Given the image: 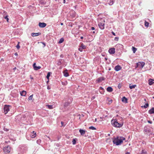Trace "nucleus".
Here are the masks:
<instances>
[{
	"label": "nucleus",
	"instance_id": "22",
	"mask_svg": "<svg viewBox=\"0 0 154 154\" xmlns=\"http://www.w3.org/2000/svg\"><path fill=\"white\" fill-rule=\"evenodd\" d=\"M115 1V0H110L109 2V4L110 5H112Z\"/></svg>",
	"mask_w": 154,
	"mask_h": 154
},
{
	"label": "nucleus",
	"instance_id": "37",
	"mask_svg": "<svg viewBox=\"0 0 154 154\" xmlns=\"http://www.w3.org/2000/svg\"><path fill=\"white\" fill-rule=\"evenodd\" d=\"M19 42L18 43V44H19ZM16 47L17 49H19L20 48V46H19V44H17L16 46Z\"/></svg>",
	"mask_w": 154,
	"mask_h": 154
},
{
	"label": "nucleus",
	"instance_id": "14",
	"mask_svg": "<svg viewBox=\"0 0 154 154\" xmlns=\"http://www.w3.org/2000/svg\"><path fill=\"white\" fill-rule=\"evenodd\" d=\"M149 113L150 114L154 113V108L152 107L149 111Z\"/></svg>",
	"mask_w": 154,
	"mask_h": 154
},
{
	"label": "nucleus",
	"instance_id": "30",
	"mask_svg": "<svg viewBox=\"0 0 154 154\" xmlns=\"http://www.w3.org/2000/svg\"><path fill=\"white\" fill-rule=\"evenodd\" d=\"M83 49H85L86 48V46L83 45V44H81V45L80 46Z\"/></svg>",
	"mask_w": 154,
	"mask_h": 154
},
{
	"label": "nucleus",
	"instance_id": "57",
	"mask_svg": "<svg viewBox=\"0 0 154 154\" xmlns=\"http://www.w3.org/2000/svg\"><path fill=\"white\" fill-rule=\"evenodd\" d=\"M60 24L61 25H63V23H61Z\"/></svg>",
	"mask_w": 154,
	"mask_h": 154
},
{
	"label": "nucleus",
	"instance_id": "15",
	"mask_svg": "<svg viewBox=\"0 0 154 154\" xmlns=\"http://www.w3.org/2000/svg\"><path fill=\"white\" fill-rule=\"evenodd\" d=\"M40 33H32V36H38L39 35H40Z\"/></svg>",
	"mask_w": 154,
	"mask_h": 154
},
{
	"label": "nucleus",
	"instance_id": "2",
	"mask_svg": "<svg viewBox=\"0 0 154 154\" xmlns=\"http://www.w3.org/2000/svg\"><path fill=\"white\" fill-rule=\"evenodd\" d=\"M125 138L123 137H117L115 138L113 141L114 144L116 145H119L123 142V140H125Z\"/></svg>",
	"mask_w": 154,
	"mask_h": 154
},
{
	"label": "nucleus",
	"instance_id": "12",
	"mask_svg": "<svg viewBox=\"0 0 154 154\" xmlns=\"http://www.w3.org/2000/svg\"><path fill=\"white\" fill-rule=\"evenodd\" d=\"M149 85H152L154 83V80L152 79H150L149 80Z\"/></svg>",
	"mask_w": 154,
	"mask_h": 154
},
{
	"label": "nucleus",
	"instance_id": "32",
	"mask_svg": "<svg viewBox=\"0 0 154 154\" xmlns=\"http://www.w3.org/2000/svg\"><path fill=\"white\" fill-rule=\"evenodd\" d=\"M149 23H148V22L145 21V26L148 27V26H149Z\"/></svg>",
	"mask_w": 154,
	"mask_h": 154
},
{
	"label": "nucleus",
	"instance_id": "13",
	"mask_svg": "<svg viewBox=\"0 0 154 154\" xmlns=\"http://www.w3.org/2000/svg\"><path fill=\"white\" fill-rule=\"evenodd\" d=\"M26 91H23L22 92H20V94L21 96H26Z\"/></svg>",
	"mask_w": 154,
	"mask_h": 154
},
{
	"label": "nucleus",
	"instance_id": "21",
	"mask_svg": "<svg viewBox=\"0 0 154 154\" xmlns=\"http://www.w3.org/2000/svg\"><path fill=\"white\" fill-rule=\"evenodd\" d=\"M104 80V79L103 78L101 77L97 79V81L99 82H101L102 80Z\"/></svg>",
	"mask_w": 154,
	"mask_h": 154
},
{
	"label": "nucleus",
	"instance_id": "33",
	"mask_svg": "<svg viewBox=\"0 0 154 154\" xmlns=\"http://www.w3.org/2000/svg\"><path fill=\"white\" fill-rule=\"evenodd\" d=\"M89 128L90 129H91V130H93L96 129V128L93 126H91L89 127Z\"/></svg>",
	"mask_w": 154,
	"mask_h": 154
},
{
	"label": "nucleus",
	"instance_id": "46",
	"mask_svg": "<svg viewBox=\"0 0 154 154\" xmlns=\"http://www.w3.org/2000/svg\"><path fill=\"white\" fill-rule=\"evenodd\" d=\"M145 153V152H144V151L143 150H142V154H144Z\"/></svg>",
	"mask_w": 154,
	"mask_h": 154
},
{
	"label": "nucleus",
	"instance_id": "28",
	"mask_svg": "<svg viewBox=\"0 0 154 154\" xmlns=\"http://www.w3.org/2000/svg\"><path fill=\"white\" fill-rule=\"evenodd\" d=\"M69 103L68 102H66L64 104V107H66L69 105Z\"/></svg>",
	"mask_w": 154,
	"mask_h": 154
},
{
	"label": "nucleus",
	"instance_id": "24",
	"mask_svg": "<svg viewBox=\"0 0 154 154\" xmlns=\"http://www.w3.org/2000/svg\"><path fill=\"white\" fill-rule=\"evenodd\" d=\"M132 50L134 53H135L137 50V49L134 47H132Z\"/></svg>",
	"mask_w": 154,
	"mask_h": 154
},
{
	"label": "nucleus",
	"instance_id": "39",
	"mask_svg": "<svg viewBox=\"0 0 154 154\" xmlns=\"http://www.w3.org/2000/svg\"><path fill=\"white\" fill-rule=\"evenodd\" d=\"M82 49H83L81 47L79 49V50L81 52H82Z\"/></svg>",
	"mask_w": 154,
	"mask_h": 154
},
{
	"label": "nucleus",
	"instance_id": "19",
	"mask_svg": "<svg viewBox=\"0 0 154 154\" xmlns=\"http://www.w3.org/2000/svg\"><path fill=\"white\" fill-rule=\"evenodd\" d=\"M79 131L82 135H84L85 132V130L82 129H80Z\"/></svg>",
	"mask_w": 154,
	"mask_h": 154
},
{
	"label": "nucleus",
	"instance_id": "40",
	"mask_svg": "<svg viewBox=\"0 0 154 154\" xmlns=\"http://www.w3.org/2000/svg\"><path fill=\"white\" fill-rule=\"evenodd\" d=\"M62 84L63 85H66L67 84V83L66 82H62Z\"/></svg>",
	"mask_w": 154,
	"mask_h": 154
},
{
	"label": "nucleus",
	"instance_id": "16",
	"mask_svg": "<svg viewBox=\"0 0 154 154\" xmlns=\"http://www.w3.org/2000/svg\"><path fill=\"white\" fill-rule=\"evenodd\" d=\"M64 75L65 77H68L69 76V74L67 72V70H66L63 72Z\"/></svg>",
	"mask_w": 154,
	"mask_h": 154
},
{
	"label": "nucleus",
	"instance_id": "63",
	"mask_svg": "<svg viewBox=\"0 0 154 154\" xmlns=\"http://www.w3.org/2000/svg\"><path fill=\"white\" fill-rule=\"evenodd\" d=\"M105 20H103V22H104H104H105Z\"/></svg>",
	"mask_w": 154,
	"mask_h": 154
},
{
	"label": "nucleus",
	"instance_id": "6",
	"mask_svg": "<svg viewBox=\"0 0 154 154\" xmlns=\"http://www.w3.org/2000/svg\"><path fill=\"white\" fill-rule=\"evenodd\" d=\"M39 26L41 28H44L46 26V24L44 23H39L38 24Z\"/></svg>",
	"mask_w": 154,
	"mask_h": 154
},
{
	"label": "nucleus",
	"instance_id": "53",
	"mask_svg": "<svg viewBox=\"0 0 154 154\" xmlns=\"http://www.w3.org/2000/svg\"><path fill=\"white\" fill-rule=\"evenodd\" d=\"M125 154H130V153L128 152H127L125 153Z\"/></svg>",
	"mask_w": 154,
	"mask_h": 154
},
{
	"label": "nucleus",
	"instance_id": "23",
	"mask_svg": "<svg viewBox=\"0 0 154 154\" xmlns=\"http://www.w3.org/2000/svg\"><path fill=\"white\" fill-rule=\"evenodd\" d=\"M136 85H130L129 86V88L131 89H132L133 88H135V87H136Z\"/></svg>",
	"mask_w": 154,
	"mask_h": 154
},
{
	"label": "nucleus",
	"instance_id": "51",
	"mask_svg": "<svg viewBox=\"0 0 154 154\" xmlns=\"http://www.w3.org/2000/svg\"><path fill=\"white\" fill-rule=\"evenodd\" d=\"M95 98V97H93L92 98H91V99L92 100H93Z\"/></svg>",
	"mask_w": 154,
	"mask_h": 154
},
{
	"label": "nucleus",
	"instance_id": "61",
	"mask_svg": "<svg viewBox=\"0 0 154 154\" xmlns=\"http://www.w3.org/2000/svg\"><path fill=\"white\" fill-rule=\"evenodd\" d=\"M97 121V119H95V122H96Z\"/></svg>",
	"mask_w": 154,
	"mask_h": 154
},
{
	"label": "nucleus",
	"instance_id": "62",
	"mask_svg": "<svg viewBox=\"0 0 154 154\" xmlns=\"http://www.w3.org/2000/svg\"><path fill=\"white\" fill-rule=\"evenodd\" d=\"M93 33H95V32H94V31H93Z\"/></svg>",
	"mask_w": 154,
	"mask_h": 154
},
{
	"label": "nucleus",
	"instance_id": "25",
	"mask_svg": "<svg viewBox=\"0 0 154 154\" xmlns=\"http://www.w3.org/2000/svg\"><path fill=\"white\" fill-rule=\"evenodd\" d=\"M149 106V104L148 103L145 104V105L144 106H141V107L144 108H147Z\"/></svg>",
	"mask_w": 154,
	"mask_h": 154
},
{
	"label": "nucleus",
	"instance_id": "54",
	"mask_svg": "<svg viewBox=\"0 0 154 154\" xmlns=\"http://www.w3.org/2000/svg\"><path fill=\"white\" fill-rule=\"evenodd\" d=\"M63 122H61V124H62V126L63 125Z\"/></svg>",
	"mask_w": 154,
	"mask_h": 154
},
{
	"label": "nucleus",
	"instance_id": "29",
	"mask_svg": "<svg viewBox=\"0 0 154 154\" xmlns=\"http://www.w3.org/2000/svg\"><path fill=\"white\" fill-rule=\"evenodd\" d=\"M76 139H74L72 141V144L75 145L76 144Z\"/></svg>",
	"mask_w": 154,
	"mask_h": 154
},
{
	"label": "nucleus",
	"instance_id": "17",
	"mask_svg": "<svg viewBox=\"0 0 154 154\" xmlns=\"http://www.w3.org/2000/svg\"><path fill=\"white\" fill-rule=\"evenodd\" d=\"M122 101L123 102L127 103V99L124 97L122 98Z\"/></svg>",
	"mask_w": 154,
	"mask_h": 154
},
{
	"label": "nucleus",
	"instance_id": "9",
	"mask_svg": "<svg viewBox=\"0 0 154 154\" xmlns=\"http://www.w3.org/2000/svg\"><path fill=\"white\" fill-rule=\"evenodd\" d=\"M33 66L34 70H37L38 69H40L41 68V67L39 66H35V63H34L33 64Z\"/></svg>",
	"mask_w": 154,
	"mask_h": 154
},
{
	"label": "nucleus",
	"instance_id": "35",
	"mask_svg": "<svg viewBox=\"0 0 154 154\" xmlns=\"http://www.w3.org/2000/svg\"><path fill=\"white\" fill-rule=\"evenodd\" d=\"M32 97H33V95H32L30 96L29 97L28 99L29 100H32Z\"/></svg>",
	"mask_w": 154,
	"mask_h": 154
},
{
	"label": "nucleus",
	"instance_id": "47",
	"mask_svg": "<svg viewBox=\"0 0 154 154\" xmlns=\"http://www.w3.org/2000/svg\"><path fill=\"white\" fill-rule=\"evenodd\" d=\"M137 67H139V66H138L137 63L136 64V68H137Z\"/></svg>",
	"mask_w": 154,
	"mask_h": 154
},
{
	"label": "nucleus",
	"instance_id": "44",
	"mask_svg": "<svg viewBox=\"0 0 154 154\" xmlns=\"http://www.w3.org/2000/svg\"><path fill=\"white\" fill-rule=\"evenodd\" d=\"M95 28L94 27H91V29L92 30H94Z\"/></svg>",
	"mask_w": 154,
	"mask_h": 154
},
{
	"label": "nucleus",
	"instance_id": "55",
	"mask_svg": "<svg viewBox=\"0 0 154 154\" xmlns=\"http://www.w3.org/2000/svg\"><path fill=\"white\" fill-rule=\"evenodd\" d=\"M16 69V67H15V68H13V70H14H14H15V69Z\"/></svg>",
	"mask_w": 154,
	"mask_h": 154
},
{
	"label": "nucleus",
	"instance_id": "3",
	"mask_svg": "<svg viewBox=\"0 0 154 154\" xmlns=\"http://www.w3.org/2000/svg\"><path fill=\"white\" fill-rule=\"evenodd\" d=\"M3 150L5 152L9 153L11 151V148L10 146H8L7 147H5L4 148Z\"/></svg>",
	"mask_w": 154,
	"mask_h": 154
},
{
	"label": "nucleus",
	"instance_id": "34",
	"mask_svg": "<svg viewBox=\"0 0 154 154\" xmlns=\"http://www.w3.org/2000/svg\"><path fill=\"white\" fill-rule=\"evenodd\" d=\"M144 131L146 133H148V130H147V127H145L144 128Z\"/></svg>",
	"mask_w": 154,
	"mask_h": 154
},
{
	"label": "nucleus",
	"instance_id": "41",
	"mask_svg": "<svg viewBox=\"0 0 154 154\" xmlns=\"http://www.w3.org/2000/svg\"><path fill=\"white\" fill-rule=\"evenodd\" d=\"M112 100H109V101L108 103L109 104L111 103H112Z\"/></svg>",
	"mask_w": 154,
	"mask_h": 154
},
{
	"label": "nucleus",
	"instance_id": "10",
	"mask_svg": "<svg viewBox=\"0 0 154 154\" xmlns=\"http://www.w3.org/2000/svg\"><path fill=\"white\" fill-rule=\"evenodd\" d=\"M122 68L120 66L117 65L115 66V69L116 71H118L121 69Z\"/></svg>",
	"mask_w": 154,
	"mask_h": 154
},
{
	"label": "nucleus",
	"instance_id": "59",
	"mask_svg": "<svg viewBox=\"0 0 154 154\" xmlns=\"http://www.w3.org/2000/svg\"><path fill=\"white\" fill-rule=\"evenodd\" d=\"M63 2H64V3H65V1H64V0H63Z\"/></svg>",
	"mask_w": 154,
	"mask_h": 154
},
{
	"label": "nucleus",
	"instance_id": "64",
	"mask_svg": "<svg viewBox=\"0 0 154 154\" xmlns=\"http://www.w3.org/2000/svg\"><path fill=\"white\" fill-rule=\"evenodd\" d=\"M64 1H65V0H64Z\"/></svg>",
	"mask_w": 154,
	"mask_h": 154
},
{
	"label": "nucleus",
	"instance_id": "52",
	"mask_svg": "<svg viewBox=\"0 0 154 154\" xmlns=\"http://www.w3.org/2000/svg\"><path fill=\"white\" fill-rule=\"evenodd\" d=\"M47 89L49 90V89H50V87L49 86H48L47 87Z\"/></svg>",
	"mask_w": 154,
	"mask_h": 154
},
{
	"label": "nucleus",
	"instance_id": "50",
	"mask_svg": "<svg viewBox=\"0 0 154 154\" xmlns=\"http://www.w3.org/2000/svg\"><path fill=\"white\" fill-rule=\"evenodd\" d=\"M42 44H43V45L44 46V47L45 46V44L43 42Z\"/></svg>",
	"mask_w": 154,
	"mask_h": 154
},
{
	"label": "nucleus",
	"instance_id": "20",
	"mask_svg": "<svg viewBox=\"0 0 154 154\" xmlns=\"http://www.w3.org/2000/svg\"><path fill=\"white\" fill-rule=\"evenodd\" d=\"M123 46L122 45L120 44H118L116 45V47H117V48H119L120 49L122 48Z\"/></svg>",
	"mask_w": 154,
	"mask_h": 154
},
{
	"label": "nucleus",
	"instance_id": "1",
	"mask_svg": "<svg viewBox=\"0 0 154 154\" xmlns=\"http://www.w3.org/2000/svg\"><path fill=\"white\" fill-rule=\"evenodd\" d=\"M112 125L114 127L116 128H120L123 124V122L122 121L119 122L116 119H112L111 121Z\"/></svg>",
	"mask_w": 154,
	"mask_h": 154
},
{
	"label": "nucleus",
	"instance_id": "27",
	"mask_svg": "<svg viewBox=\"0 0 154 154\" xmlns=\"http://www.w3.org/2000/svg\"><path fill=\"white\" fill-rule=\"evenodd\" d=\"M64 41V39L63 38H62L60 39V41L59 42V43H62Z\"/></svg>",
	"mask_w": 154,
	"mask_h": 154
},
{
	"label": "nucleus",
	"instance_id": "26",
	"mask_svg": "<svg viewBox=\"0 0 154 154\" xmlns=\"http://www.w3.org/2000/svg\"><path fill=\"white\" fill-rule=\"evenodd\" d=\"M51 73V72H48L47 74V75L46 76V78L48 79H49V77L50 76Z\"/></svg>",
	"mask_w": 154,
	"mask_h": 154
},
{
	"label": "nucleus",
	"instance_id": "49",
	"mask_svg": "<svg viewBox=\"0 0 154 154\" xmlns=\"http://www.w3.org/2000/svg\"><path fill=\"white\" fill-rule=\"evenodd\" d=\"M14 55L16 56H17L18 55V54L17 53H16L14 54Z\"/></svg>",
	"mask_w": 154,
	"mask_h": 154
},
{
	"label": "nucleus",
	"instance_id": "58",
	"mask_svg": "<svg viewBox=\"0 0 154 154\" xmlns=\"http://www.w3.org/2000/svg\"><path fill=\"white\" fill-rule=\"evenodd\" d=\"M83 37L82 36V37H81V39H83Z\"/></svg>",
	"mask_w": 154,
	"mask_h": 154
},
{
	"label": "nucleus",
	"instance_id": "43",
	"mask_svg": "<svg viewBox=\"0 0 154 154\" xmlns=\"http://www.w3.org/2000/svg\"><path fill=\"white\" fill-rule=\"evenodd\" d=\"M112 35H114V36L116 35V34H115V33L114 32H112Z\"/></svg>",
	"mask_w": 154,
	"mask_h": 154
},
{
	"label": "nucleus",
	"instance_id": "42",
	"mask_svg": "<svg viewBox=\"0 0 154 154\" xmlns=\"http://www.w3.org/2000/svg\"><path fill=\"white\" fill-rule=\"evenodd\" d=\"M121 85L120 84H119V85L118 86V88H121Z\"/></svg>",
	"mask_w": 154,
	"mask_h": 154
},
{
	"label": "nucleus",
	"instance_id": "7",
	"mask_svg": "<svg viewBox=\"0 0 154 154\" xmlns=\"http://www.w3.org/2000/svg\"><path fill=\"white\" fill-rule=\"evenodd\" d=\"M109 53L111 54H113L115 53V49L114 48H111L109 50Z\"/></svg>",
	"mask_w": 154,
	"mask_h": 154
},
{
	"label": "nucleus",
	"instance_id": "5",
	"mask_svg": "<svg viewBox=\"0 0 154 154\" xmlns=\"http://www.w3.org/2000/svg\"><path fill=\"white\" fill-rule=\"evenodd\" d=\"M145 65V63L143 62H139L137 63L138 66H139V68H142Z\"/></svg>",
	"mask_w": 154,
	"mask_h": 154
},
{
	"label": "nucleus",
	"instance_id": "48",
	"mask_svg": "<svg viewBox=\"0 0 154 154\" xmlns=\"http://www.w3.org/2000/svg\"><path fill=\"white\" fill-rule=\"evenodd\" d=\"M4 130L5 131H8V129H7V128H4Z\"/></svg>",
	"mask_w": 154,
	"mask_h": 154
},
{
	"label": "nucleus",
	"instance_id": "56",
	"mask_svg": "<svg viewBox=\"0 0 154 154\" xmlns=\"http://www.w3.org/2000/svg\"><path fill=\"white\" fill-rule=\"evenodd\" d=\"M40 141V140H37V142L38 143V142H39Z\"/></svg>",
	"mask_w": 154,
	"mask_h": 154
},
{
	"label": "nucleus",
	"instance_id": "18",
	"mask_svg": "<svg viewBox=\"0 0 154 154\" xmlns=\"http://www.w3.org/2000/svg\"><path fill=\"white\" fill-rule=\"evenodd\" d=\"M107 91L109 92H111L113 91V89L111 87H108L107 88Z\"/></svg>",
	"mask_w": 154,
	"mask_h": 154
},
{
	"label": "nucleus",
	"instance_id": "38",
	"mask_svg": "<svg viewBox=\"0 0 154 154\" xmlns=\"http://www.w3.org/2000/svg\"><path fill=\"white\" fill-rule=\"evenodd\" d=\"M119 38L118 37H116L114 38V40L116 41H118L119 40Z\"/></svg>",
	"mask_w": 154,
	"mask_h": 154
},
{
	"label": "nucleus",
	"instance_id": "11",
	"mask_svg": "<svg viewBox=\"0 0 154 154\" xmlns=\"http://www.w3.org/2000/svg\"><path fill=\"white\" fill-rule=\"evenodd\" d=\"M30 136L32 138H35L36 136V133L34 131H33L32 133L31 134Z\"/></svg>",
	"mask_w": 154,
	"mask_h": 154
},
{
	"label": "nucleus",
	"instance_id": "31",
	"mask_svg": "<svg viewBox=\"0 0 154 154\" xmlns=\"http://www.w3.org/2000/svg\"><path fill=\"white\" fill-rule=\"evenodd\" d=\"M46 106H47L49 109H52L53 108V106L52 105H47Z\"/></svg>",
	"mask_w": 154,
	"mask_h": 154
},
{
	"label": "nucleus",
	"instance_id": "60",
	"mask_svg": "<svg viewBox=\"0 0 154 154\" xmlns=\"http://www.w3.org/2000/svg\"><path fill=\"white\" fill-rule=\"evenodd\" d=\"M144 101L146 102V99H144Z\"/></svg>",
	"mask_w": 154,
	"mask_h": 154
},
{
	"label": "nucleus",
	"instance_id": "8",
	"mask_svg": "<svg viewBox=\"0 0 154 154\" xmlns=\"http://www.w3.org/2000/svg\"><path fill=\"white\" fill-rule=\"evenodd\" d=\"M99 28L102 29H103L104 28V23H99L98 24Z\"/></svg>",
	"mask_w": 154,
	"mask_h": 154
},
{
	"label": "nucleus",
	"instance_id": "45",
	"mask_svg": "<svg viewBox=\"0 0 154 154\" xmlns=\"http://www.w3.org/2000/svg\"><path fill=\"white\" fill-rule=\"evenodd\" d=\"M148 122L150 124H152V121H148Z\"/></svg>",
	"mask_w": 154,
	"mask_h": 154
},
{
	"label": "nucleus",
	"instance_id": "4",
	"mask_svg": "<svg viewBox=\"0 0 154 154\" xmlns=\"http://www.w3.org/2000/svg\"><path fill=\"white\" fill-rule=\"evenodd\" d=\"M10 107L9 106L5 105L3 108L5 114H6L9 111V107Z\"/></svg>",
	"mask_w": 154,
	"mask_h": 154
},
{
	"label": "nucleus",
	"instance_id": "36",
	"mask_svg": "<svg viewBox=\"0 0 154 154\" xmlns=\"http://www.w3.org/2000/svg\"><path fill=\"white\" fill-rule=\"evenodd\" d=\"M5 19L7 20V21L8 22L9 20V19L8 18V16L7 15L4 17Z\"/></svg>",
	"mask_w": 154,
	"mask_h": 154
}]
</instances>
